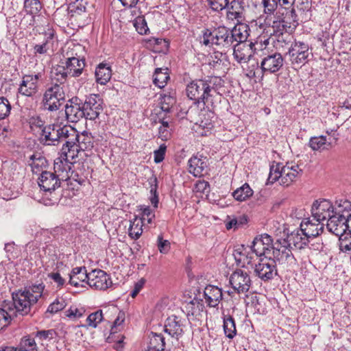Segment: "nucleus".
<instances>
[{
    "label": "nucleus",
    "mask_w": 351,
    "mask_h": 351,
    "mask_svg": "<svg viewBox=\"0 0 351 351\" xmlns=\"http://www.w3.org/2000/svg\"><path fill=\"white\" fill-rule=\"evenodd\" d=\"M224 86L221 77L215 75H207L204 77L195 79L190 82L186 87L187 97L196 105L206 104L215 107V99L221 97L220 89Z\"/></svg>",
    "instance_id": "obj_1"
},
{
    "label": "nucleus",
    "mask_w": 351,
    "mask_h": 351,
    "mask_svg": "<svg viewBox=\"0 0 351 351\" xmlns=\"http://www.w3.org/2000/svg\"><path fill=\"white\" fill-rule=\"evenodd\" d=\"M272 243L273 239L268 234L256 237L250 246L252 254H255L261 262L268 260L273 261L275 263L276 262L293 263L295 261L291 250L285 245H281L280 248L274 247Z\"/></svg>",
    "instance_id": "obj_2"
},
{
    "label": "nucleus",
    "mask_w": 351,
    "mask_h": 351,
    "mask_svg": "<svg viewBox=\"0 0 351 351\" xmlns=\"http://www.w3.org/2000/svg\"><path fill=\"white\" fill-rule=\"evenodd\" d=\"M65 101L64 86L58 84H51L43 96L42 105L43 109L49 112L57 111Z\"/></svg>",
    "instance_id": "obj_3"
},
{
    "label": "nucleus",
    "mask_w": 351,
    "mask_h": 351,
    "mask_svg": "<svg viewBox=\"0 0 351 351\" xmlns=\"http://www.w3.org/2000/svg\"><path fill=\"white\" fill-rule=\"evenodd\" d=\"M64 178L65 176L60 177V175L48 171H43L38 178V183L40 189L51 196L49 199L52 204L57 202L59 199L55 191L60 187L61 182L64 181Z\"/></svg>",
    "instance_id": "obj_4"
},
{
    "label": "nucleus",
    "mask_w": 351,
    "mask_h": 351,
    "mask_svg": "<svg viewBox=\"0 0 351 351\" xmlns=\"http://www.w3.org/2000/svg\"><path fill=\"white\" fill-rule=\"evenodd\" d=\"M282 15L283 16L282 18L278 16V19L273 21L271 25L273 34L278 37V42H280V38L283 40V34L287 32L292 25L293 26L292 29H294L298 24L295 8L287 10V12H283Z\"/></svg>",
    "instance_id": "obj_5"
},
{
    "label": "nucleus",
    "mask_w": 351,
    "mask_h": 351,
    "mask_svg": "<svg viewBox=\"0 0 351 351\" xmlns=\"http://www.w3.org/2000/svg\"><path fill=\"white\" fill-rule=\"evenodd\" d=\"M66 61L64 69L71 77H78L84 73V77H82L80 81L84 83L88 80V74L84 70L86 65L85 59L80 58L77 53L73 54V51H67L66 53Z\"/></svg>",
    "instance_id": "obj_6"
},
{
    "label": "nucleus",
    "mask_w": 351,
    "mask_h": 351,
    "mask_svg": "<svg viewBox=\"0 0 351 351\" xmlns=\"http://www.w3.org/2000/svg\"><path fill=\"white\" fill-rule=\"evenodd\" d=\"M62 134L60 138V144L62 143L61 152L63 154H71L75 155L77 152V140L79 132L71 125H65L61 130Z\"/></svg>",
    "instance_id": "obj_7"
},
{
    "label": "nucleus",
    "mask_w": 351,
    "mask_h": 351,
    "mask_svg": "<svg viewBox=\"0 0 351 351\" xmlns=\"http://www.w3.org/2000/svg\"><path fill=\"white\" fill-rule=\"evenodd\" d=\"M103 99L99 94L86 95L83 101V106H82L85 114L84 118L95 121L103 112Z\"/></svg>",
    "instance_id": "obj_8"
},
{
    "label": "nucleus",
    "mask_w": 351,
    "mask_h": 351,
    "mask_svg": "<svg viewBox=\"0 0 351 351\" xmlns=\"http://www.w3.org/2000/svg\"><path fill=\"white\" fill-rule=\"evenodd\" d=\"M257 45L262 46L258 42H247L243 43H235L233 47V57L239 64L247 62L256 53L258 50Z\"/></svg>",
    "instance_id": "obj_9"
},
{
    "label": "nucleus",
    "mask_w": 351,
    "mask_h": 351,
    "mask_svg": "<svg viewBox=\"0 0 351 351\" xmlns=\"http://www.w3.org/2000/svg\"><path fill=\"white\" fill-rule=\"evenodd\" d=\"M310 53L308 44L295 41L291 45L286 55L289 56L292 64H304L308 61Z\"/></svg>",
    "instance_id": "obj_10"
},
{
    "label": "nucleus",
    "mask_w": 351,
    "mask_h": 351,
    "mask_svg": "<svg viewBox=\"0 0 351 351\" xmlns=\"http://www.w3.org/2000/svg\"><path fill=\"white\" fill-rule=\"evenodd\" d=\"M62 126L58 124H48L40 132L39 143L45 146H57L60 144Z\"/></svg>",
    "instance_id": "obj_11"
},
{
    "label": "nucleus",
    "mask_w": 351,
    "mask_h": 351,
    "mask_svg": "<svg viewBox=\"0 0 351 351\" xmlns=\"http://www.w3.org/2000/svg\"><path fill=\"white\" fill-rule=\"evenodd\" d=\"M311 213L317 222L327 220L333 213V204L326 199H317L313 203Z\"/></svg>",
    "instance_id": "obj_12"
},
{
    "label": "nucleus",
    "mask_w": 351,
    "mask_h": 351,
    "mask_svg": "<svg viewBox=\"0 0 351 351\" xmlns=\"http://www.w3.org/2000/svg\"><path fill=\"white\" fill-rule=\"evenodd\" d=\"M83 100L78 97H73L69 99L64 106L66 119L72 123H76L84 118L85 114L82 109Z\"/></svg>",
    "instance_id": "obj_13"
},
{
    "label": "nucleus",
    "mask_w": 351,
    "mask_h": 351,
    "mask_svg": "<svg viewBox=\"0 0 351 351\" xmlns=\"http://www.w3.org/2000/svg\"><path fill=\"white\" fill-rule=\"evenodd\" d=\"M284 58L280 53L268 54L261 62V68L263 74H274L278 72L283 66Z\"/></svg>",
    "instance_id": "obj_14"
},
{
    "label": "nucleus",
    "mask_w": 351,
    "mask_h": 351,
    "mask_svg": "<svg viewBox=\"0 0 351 351\" xmlns=\"http://www.w3.org/2000/svg\"><path fill=\"white\" fill-rule=\"evenodd\" d=\"M88 285L97 290L105 291L113 285L109 274L101 269H93L89 273Z\"/></svg>",
    "instance_id": "obj_15"
},
{
    "label": "nucleus",
    "mask_w": 351,
    "mask_h": 351,
    "mask_svg": "<svg viewBox=\"0 0 351 351\" xmlns=\"http://www.w3.org/2000/svg\"><path fill=\"white\" fill-rule=\"evenodd\" d=\"M184 319L178 315L169 316L165 322L163 330L171 337L178 340L184 335Z\"/></svg>",
    "instance_id": "obj_16"
},
{
    "label": "nucleus",
    "mask_w": 351,
    "mask_h": 351,
    "mask_svg": "<svg viewBox=\"0 0 351 351\" xmlns=\"http://www.w3.org/2000/svg\"><path fill=\"white\" fill-rule=\"evenodd\" d=\"M230 284L237 293L247 292L251 286V280L247 272L236 269L230 276Z\"/></svg>",
    "instance_id": "obj_17"
},
{
    "label": "nucleus",
    "mask_w": 351,
    "mask_h": 351,
    "mask_svg": "<svg viewBox=\"0 0 351 351\" xmlns=\"http://www.w3.org/2000/svg\"><path fill=\"white\" fill-rule=\"evenodd\" d=\"M281 245H285L289 249L293 246L296 249H302L306 246L309 240L306 238L302 228H296L295 230L287 233V237L283 239L282 242L278 240Z\"/></svg>",
    "instance_id": "obj_18"
},
{
    "label": "nucleus",
    "mask_w": 351,
    "mask_h": 351,
    "mask_svg": "<svg viewBox=\"0 0 351 351\" xmlns=\"http://www.w3.org/2000/svg\"><path fill=\"white\" fill-rule=\"evenodd\" d=\"M12 305L20 315L24 316L30 313L31 308L33 305L30 298L25 293V292L19 289L12 293Z\"/></svg>",
    "instance_id": "obj_19"
},
{
    "label": "nucleus",
    "mask_w": 351,
    "mask_h": 351,
    "mask_svg": "<svg viewBox=\"0 0 351 351\" xmlns=\"http://www.w3.org/2000/svg\"><path fill=\"white\" fill-rule=\"evenodd\" d=\"M74 157L73 154H68L65 156L61 152L60 156L54 160L53 172L60 175V177L65 176L64 181L69 178V173L73 166V163L69 160V158L73 159Z\"/></svg>",
    "instance_id": "obj_20"
},
{
    "label": "nucleus",
    "mask_w": 351,
    "mask_h": 351,
    "mask_svg": "<svg viewBox=\"0 0 351 351\" xmlns=\"http://www.w3.org/2000/svg\"><path fill=\"white\" fill-rule=\"evenodd\" d=\"M250 0H232L227 7V16L229 19L241 22L244 19L243 12Z\"/></svg>",
    "instance_id": "obj_21"
},
{
    "label": "nucleus",
    "mask_w": 351,
    "mask_h": 351,
    "mask_svg": "<svg viewBox=\"0 0 351 351\" xmlns=\"http://www.w3.org/2000/svg\"><path fill=\"white\" fill-rule=\"evenodd\" d=\"M347 217L332 213L327 219L326 228L335 235H341L346 232Z\"/></svg>",
    "instance_id": "obj_22"
},
{
    "label": "nucleus",
    "mask_w": 351,
    "mask_h": 351,
    "mask_svg": "<svg viewBox=\"0 0 351 351\" xmlns=\"http://www.w3.org/2000/svg\"><path fill=\"white\" fill-rule=\"evenodd\" d=\"M208 159L203 156H193L188 161L189 171L195 177H200L207 169Z\"/></svg>",
    "instance_id": "obj_23"
},
{
    "label": "nucleus",
    "mask_w": 351,
    "mask_h": 351,
    "mask_svg": "<svg viewBox=\"0 0 351 351\" xmlns=\"http://www.w3.org/2000/svg\"><path fill=\"white\" fill-rule=\"evenodd\" d=\"M250 28L247 24L243 23L242 21L237 22V24L231 29L232 44L250 42Z\"/></svg>",
    "instance_id": "obj_24"
},
{
    "label": "nucleus",
    "mask_w": 351,
    "mask_h": 351,
    "mask_svg": "<svg viewBox=\"0 0 351 351\" xmlns=\"http://www.w3.org/2000/svg\"><path fill=\"white\" fill-rule=\"evenodd\" d=\"M204 297L210 307H217L223 298L222 289L217 286L208 285L204 289Z\"/></svg>",
    "instance_id": "obj_25"
},
{
    "label": "nucleus",
    "mask_w": 351,
    "mask_h": 351,
    "mask_svg": "<svg viewBox=\"0 0 351 351\" xmlns=\"http://www.w3.org/2000/svg\"><path fill=\"white\" fill-rule=\"evenodd\" d=\"M215 33L216 34L215 45L225 48H230L233 45L231 29L225 26H220L215 29Z\"/></svg>",
    "instance_id": "obj_26"
},
{
    "label": "nucleus",
    "mask_w": 351,
    "mask_h": 351,
    "mask_svg": "<svg viewBox=\"0 0 351 351\" xmlns=\"http://www.w3.org/2000/svg\"><path fill=\"white\" fill-rule=\"evenodd\" d=\"M95 81L101 85L106 84L112 76L111 66L106 63H99L95 71Z\"/></svg>",
    "instance_id": "obj_27"
},
{
    "label": "nucleus",
    "mask_w": 351,
    "mask_h": 351,
    "mask_svg": "<svg viewBox=\"0 0 351 351\" xmlns=\"http://www.w3.org/2000/svg\"><path fill=\"white\" fill-rule=\"evenodd\" d=\"M232 255L237 263H251L255 256V254H252L250 247L247 249L244 245L235 249Z\"/></svg>",
    "instance_id": "obj_28"
},
{
    "label": "nucleus",
    "mask_w": 351,
    "mask_h": 351,
    "mask_svg": "<svg viewBox=\"0 0 351 351\" xmlns=\"http://www.w3.org/2000/svg\"><path fill=\"white\" fill-rule=\"evenodd\" d=\"M276 265H255V272L264 281H268L278 275Z\"/></svg>",
    "instance_id": "obj_29"
},
{
    "label": "nucleus",
    "mask_w": 351,
    "mask_h": 351,
    "mask_svg": "<svg viewBox=\"0 0 351 351\" xmlns=\"http://www.w3.org/2000/svg\"><path fill=\"white\" fill-rule=\"evenodd\" d=\"M45 285L41 282L26 286L23 290L25 293L30 298L32 303L36 304L39 299L42 298Z\"/></svg>",
    "instance_id": "obj_30"
},
{
    "label": "nucleus",
    "mask_w": 351,
    "mask_h": 351,
    "mask_svg": "<svg viewBox=\"0 0 351 351\" xmlns=\"http://www.w3.org/2000/svg\"><path fill=\"white\" fill-rule=\"evenodd\" d=\"M304 226L305 227H304V225L302 223L300 228L308 240H309L310 238L317 237L324 230V224L321 222L313 223L308 221Z\"/></svg>",
    "instance_id": "obj_31"
},
{
    "label": "nucleus",
    "mask_w": 351,
    "mask_h": 351,
    "mask_svg": "<svg viewBox=\"0 0 351 351\" xmlns=\"http://www.w3.org/2000/svg\"><path fill=\"white\" fill-rule=\"evenodd\" d=\"M38 90V84L32 82L28 77H23V80L18 88L19 93L27 97L34 96Z\"/></svg>",
    "instance_id": "obj_32"
},
{
    "label": "nucleus",
    "mask_w": 351,
    "mask_h": 351,
    "mask_svg": "<svg viewBox=\"0 0 351 351\" xmlns=\"http://www.w3.org/2000/svg\"><path fill=\"white\" fill-rule=\"evenodd\" d=\"M168 68H156L153 75V83L160 88H164L170 79Z\"/></svg>",
    "instance_id": "obj_33"
},
{
    "label": "nucleus",
    "mask_w": 351,
    "mask_h": 351,
    "mask_svg": "<svg viewBox=\"0 0 351 351\" xmlns=\"http://www.w3.org/2000/svg\"><path fill=\"white\" fill-rule=\"evenodd\" d=\"M69 73L64 69V66L57 65L53 66L51 71V84H58L64 86Z\"/></svg>",
    "instance_id": "obj_34"
},
{
    "label": "nucleus",
    "mask_w": 351,
    "mask_h": 351,
    "mask_svg": "<svg viewBox=\"0 0 351 351\" xmlns=\"http://www.w3.org/2000/svg\"><path fill=\"white\" fill-rule=\"evenodd\" d=\"M333 213L348 218L351 215V202L346 199L336 200L333 205Z\"/></svg>",
    "instance_id": "obj_35"
},
{
    "label": "nucleus",
    "mask_w": 351,
    "mask_h": 351,
    "mask_svg": "<svg viewBox=\"0 0 351 351\" xmlns=\"http://www.w3.org/2000/svg\"><path fill=\"white\" fill-rule=\"evenodd\" d=\"M165 337L161 333L151 332L148 348L152 351H163L165 348Z\"/></svg>",
    "instance_id": "obj_36"
},
{
    "label": "nucleus",
    "mask_w": 351,
    "mask_h": 351,
    "mask_svg": "<svg viewBox=\"0 0 351 351\" xmlns=\"http://www.w3.org/2000/svg\"><path fill=\"white\" fill-rule=\"evenodd\" d=\"M223 331L226 337L232 339L237 335V328L234 319L230 315L223 316Z\"/></svg>",
    "instance_id": "obj_37"
},
{
    "label": "nucleus",
    "mask_w": 351,
    "mask_h": 351,
    "mask_svg": "<svg viewBox=\"0 0 351 351\" xmlns=\"http://www.w3.org/2000/svg\"><path fill=\"white\" fill-rule=\"evenodd\" d=\"M250 300V301L247 303V305H250V307L254 308V313L265 315L267 313L264 298L257 295H252Z\"/></svg>",
    "instance_id": "obj_38"
},
{
    "label": "nucleus",
    "mask_w": 351,
    "mask_h": 351,
    "mask_svg": "<svg viewBox=\"0 0 351 351\" xmlns=\"http://www.w3.org/2000/svg\"><path fill=\"white\" fill-rule=\"evenodd\" d=\"M25 251L28 256L25 257V261L27 262L34 261L37 263L40 261V255L39 254V247L37 243L29 242L25 246Z\"/></svg>",
    "instance_id": "obj_39"
},
{
    "label": "nucleus",
    "mask_w": 351,
    "mask_h": 351,
    "mask_svg": "<svg viewBox=\"0 0 351 351\" xmlns=\"http://www.w3.org/2000/svg\"><path fill=\"white\" fill-rule=\"evenodd\" d=\"M68 11L69 14H71V17L74 18L75 20H77L78 16L86 15V8L83 4V0H76L75 2L70 3Z\"/></svg>",
    "instance_id": "obj_40"
},
{
    "label": "nucleus",
    "mask_w": 351,
    "mask_h": 351,
    "mask_svg": "<svg viewBox=\"0 0 351 351\" xmlns=\"http://www.w3.org/2000/svg\"><path fill=\"white\" fill-rule=\"evenodd\" d=\"M254 192L247 183L237 189L232 193L233 197L239 202H243L252 196Z\"/></svg>",
    "instance_id": "obj_41"
},
{
    "label": "nucleus",
    "mask_w": 351,
    "mask_h": 351,
    "mask_svg": "<svg viewBox=\"0 0 351 351\" xmlns=\"http://www.w3.org/2000/svg\"><path fill=\"white\" fill-rule=\"evenodd\" d=\"M149 184L150 186V193L149 201L154 208H158L159 198L157 192L158 189V180L155 175H152L148 180Z\"/></svg>",
    "instance_id": "obj_42"
},
{
    "label": "nucleus",
    "mask_w": 351,
    "mask_h": 351,
    "mask_svg": "<svg viewBox=\"0 0 351 351\" xmlns=\"http://www.w3.org/2000/svg\"><path fill=\"white\" fill-rule=\"evenodd\" d=\"M281 163L273 162L272 165H270L269 173L268 178L266 182V184H273L279 179H281Z\"/></svg>",
    "instance_id": "obj_43"
},
{
    "label": "nucleus",
    "mask_w": 351,
    "mask_h": 351,
    "mask_svg": "<svg viewBox=\"0 0 351 351\" xmlns=\"http://www.w3.org/2000/svg\"><path fill=\"white\" fill-rule=\"evenodd\" d=\"M281 173L282 176L280 184L287 186H289L297 177V173L289 171V163H287L286 165L281 167Z\"/></svg>",
    "instance_id": "obj_44"
},
{
    "label": "nucleus",
    "mask_w": 351,
    "mask_h": 351,
    "mask_svg": "<svg viewBox=\"0 0 351 351\" xmlns=\"http://www.w3.org/2000/svg\"><path fill=\"white\" fill-rule=\"evenodd\" d=\"M117 332H112L108 336L107 340L108 342H114V345L112 346L113 348L117 351H123L124 348V342L123 340L125 339L124 335H116Z\"/></svg>",
    "instance_id": "obj_45"
},
{
    "label": "nucleus",
    "mask_w": 351,
    "mask_h": 351,
    "mask_svg": "<svg viewBox=\"0 0 351 351\" xmlns=\"http://www.w3.org/2000/svg\"><path fill=\"white\" fill-rule=\"evenodd\" d=\"M133 25L136 32L141 35L147 34L149 31L144 16H138L133 21Z\"/></svg>",
    "instance_id": "obj_46"
},
{
    "label": "nucleus",
    "mask_w": 351,
    "mask_h": 351,
    "mask_svg": "<svg viewBox=\"0 0 351 351\" xmlns=\"http://www.w3.org/2000/svg\"><path fill=\"white\" fill-rule=\"evenodd\" d=\"M263 13L267 15L266 19L274 14L278 8L279 0H262Z\"/></svg>",
    "instance_id": "obj_47"
},
{
    "label": "nucleus",
    "mask_w": 351,
    "mask_h": 351,
    "mask_svg": "<svg viewBox=\"0 0 351 351\" xmlns=\"http://www.w3.org/2000/svg\"><path fill=\"white\" fill-rule=\"evenodd\" d=\"M66 306V302L65 300L63 298H57L52 303H51L46 312L45 314L49 313L51 315H53L62 310H63Z\"/></svg>",
    "instance_id": "obj_48"
},
{
    "label": "nucleus",
    "mask_w": 351,
    "mask_h": 351,
    "mask_svg": "<svg viewBox=\"0 0 351 351\" xmlns=\"http://www.w3.org/2000/svg\"><path fill=\"white\" fill-rule=\"evenodd\" d=\"M137 221V217H135L134 220L131 221L130 226L128 230L129 236L133 239H138L143 233L142 223L143 221L136 223Z\"/></svg>",
    "instance_id": "obj_49"
},
{
    "label": "nucleus",
    "mask_w": 351,
    "mask_h": 351,
    "mask_svg": "<svg viewBox=\"0 0 351 351\" xmlns=\"http://www.w3.org/2000/svg\"><path fill=\"white\" fill-rule=\"evenodd\" d=\"M86 282L88 285L89 282V273H87L86 270L84 271V273L79 274V275H70L69 283L70 285L78 287L82 286L81 282Z\"/></svg>",
    "instance_id": "obj_50"
},
{
    "label": "nucleus",
    "mask_w": 351,
    "mask_h": 351,
    "mask_svg": "<svg viewBox=\"0 0 351 351\" xmlns=\"http://www.w3.org/2000/svg\"><path fill=\"white\" fill-rule=\"evenodd\" d=\"M339 237V249L342 252L351 251V234L346 232L341 235H337Z\"/></svg>",
    "instance_id": "obj_51"
},
{
    "label": "nucleus",
    "mask_w": 351,
    "mask_h": 351,
    "mask_svg": "<svg viewBox=\"0 0 351 351\" xmlns=\"http://www.w3.org/2000/svg\"><path fill=\"white\" fill-rule=\"evenodd\" d=\"M4 250L8 261L11 263H13L19 256V250L14 242L5 243Z\"/></svg>",
    "instance_id": "obj_52"
},
{
    "label": "nucleus",
    "mask_w": 351,
    "mask_h": 351,
    "mask_svg": "<svg viewBox=\"0 0 351 351\" xmlns=\"http://www.w3.org/2000/svg\"><path fill=\"white\" fill-rule=\"evenodd\" d=\"M102 320L103 313L101 310H97V311L90 313L86 319L88 326L94 328H97L98 324H99Z\"/></svg>",
    "instance_id": "obj_53"
},
{
    "label": "nucleus",
    "mask_w": 351,
    "mask_h": 351,
    "mask_svg": "<svg viewBox=\"0 0 351 351\" xmlns=\"http://www.w3.org/2000/svg\"><path fill=\"white\" fill-rule=\"evenodd\" d=\"M261 70V64H259V63L256 62L249 66L247 70L246 75L250 79L254 77H260L261 79H263L265 74H263Z\"/></svg>",
    "instance_id": "obj_54"
},
{
    "label": "nucleus",
    "mask_w": 351,
    "mask_h": 351,
    "mask_svg": "<svg viewBox=\"0 0 351 351\" xmlns=\"http://www.w3.org/2000/svg\"><path fill=\"white\" fill-rule=\"evenodd\" d=\"M326 143V137L325 136H313L309 140L308 145L310 147L314 150L321 149Z\"/></svg>",
    "instance_id": "obj_55"
},
{
    "label": "nucleus",
    "mask_w": 351,
    "mask_h": 351,
    "mask_svg": "<svg viewBox=\"0 0 351 351\" xmlns=\"http://www.w3.org/2000/svg\"><path fill=\"white\" fill-rule=\"evenodd\" d=\"M35 337L40 340H53L58 337V332L54 329L38 330Z\"/></svg>",
    "instance_id": "obj_56"
},
{
    "label": "nucleus",
    "mask_w": 351,
    "mask_h": 351,
    "mask_svg": "<svg viewBox=\"0 0 351 351\" xmlns=\"http://www.w3.org/2000/svg\"><path fill=\"white\" fill-rule=\"evenodd\" d=\"M11 108V104L7 98L0 97V120L4 119L10 114Z\"/></svg>",
    "instance_id": "obj_57"
},
{
    "label": "nucleus",
    "mask_w": 351,
    "mask_h": 351,
    "mask_svg": "<svg viewBox=\"0 0 351 351\" xmlns=\"http://www.w3.org/2000/svg\"><path fill=\"white\" fill-rule=\"evenodd\" d=\"M85 313L84 308H78L75 306H71L69 309L64 311L66 317L71 319H75L83 316Z\"/></svg>",
    "instance_id": "obj_58"
},
{
    "label": "nucleus",
    "mask_w": 351,
    "mask_h": 351,
    "mask_svg": "<svg viewBox=\"0 0 351 351\" xmlns=\"http://www.w3.org/2000/svg\"><path fill=\"white\" fill-rule=\"evenodd\" d=\"M210 8L216 12H219L228 7L230 0H207Z\"/></svg>",
    "instance_id": "obj_59"
},
{
    "label": "nucleus",
    "mask_w": 351,
    "mask_h": 351,
    "mask_svg": "<svg viewBox=\"0 0 351 351\" xmlns=\"http://www.w3.org/2000/svg\"><path fill=\"white\" fill-rule=\"evenodd\" d=\"M77 151L80 149H86L90 147H92L90 138L84 133L79 134V138H77Z\"/></svg>",
    "instance_id": "obj_60"
},
{
    "label": "nucleus",
    "mask_w": 351,
    "mask_h": 351,
    "mask_svg": "<svg viewBox=\"0 0 351 351\" xmlns=\"http://www.w3.org/2000/svg\"><path fill=\"white\" fill-rule=\"evenodd\" d=\"M216 34L215 29L211 31L209 29H206L203 32V41L202 43L206 46L215 45Z\"/></svg>",
    "instance_id": "obj_61"
},
{
    "label": "nucleus",
    "mask_w": 351,
    "mask_h": 351,
    "mask_svg": "<svg viewBox=\"0 0 351 351\" xmlns=\"http://www.w3.org/2000/svg\"><path fill=\"white\" fill-rule=\"evenodd\" d=\"M47 160L45 156H39L37 161L31 162L29 165L32 168L33 173H38L41 171V169L47 165Z\"/></svg>",
    "instance_id": "obj_62"
},
{
    "label": "nucleus",
    "mask_w": 351,
    "mask_h": 351,
    "mask_svg": "<svg viewBox=\"0 0 351 351\" xmlns=\"http://www.w3.org/2000/svg\"><path fill=\"white\" fill-rule=\"evenodd\" d=\"M167 151V146L165 143L161 144L158 149L154 152V160L156 164L163 161Z\"/></svg>",
    "instance_id": "obj_63"
},
{
    "label": "nucleus",
    "mask_w": 351,
    "mask_h": 351,
    "mask_svg": "<svg viewBox=\"0 0 351 351\" xmlns=\"http://www.w3.org/2000/svg\"><path fill=\"white\" fill-rule=\"evenodd\" d=\"M170 242L164 239L162 234L158 236L157 246L161 253L166 254L170 250Z\"/></svg>",
    "instance_id": "obj_64"
}]
</instances>
